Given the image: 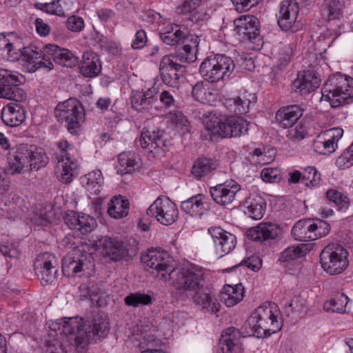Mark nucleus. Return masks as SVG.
<instances>
[{
	"instance_id": "obj_4",
	"label": "nucleus",
	"mask_w": 353,
	"mask_h": 353,
	"mask_svg": "<svg viewBox=\"0 0 353 353\" xmlns=\"http://www.w3.org/2000/svg\"><path fill=\"white\" fill-rule=\"evenodd\" d=\"M322 97L333 108L348 103L353 98V78L340 72L330 75L323 85Z\"/></svg>"
},
{
	"instance_id": "obj_62",
	"label": "nucleus",
	"mask_w": 353,
	"mask_h": 353,
	"mask_svg": "<svg viewBox=\"0 0 353 353\" xmlns=\"http://www.w3.org/2000/svg\"><path fill=\"white\" fill-rule=\"evenodd\" d=\"M200 0H185L177 7L179 14H187L195 11L199 6Z\"/></svg>"
},
{
	"instance_id": "obj_47",
	"label": "nucleus",
	"mask_w": 353,
	"mask_h": 353,
	"mask_svg": "<svg viewBox=\"0 0 353 353\" xmlns=\"http://www.w3.org/2000/svg\"><path fill=\"white\" fill-rule=\"evenodd\" d=\"M326 197L335 204L339 211H346L350 205V200L347 195L337 190H328L326 192Z\"/></svg>"
},
{
	"instance_id": "obj_9",
	"label": "nucleus",
	"mask_w": 353,
	"mask_h": 353,
	"mask_svg": "<svg viewBox=\"0 0 353 353\" xmlns=\"http://www.w3.org/2000/svg\"><path fill=\"white\" fill-rule=\"evenodd\" d=\"M24 77L17 71L0 68V94L4 99L21 102L26 98L24 90L19 86Z\"/></svg>"
},
{
	"instance_id": "obj_24",
	"label": "nucleus",
	"mask_w": 353,
	"mask_h": 353,
	"mask_svg": "<svg viewBox=\"0 0 353 353\" xmlns=\"http://www.w3.org/2000/svg\"><path fill=\"white\" fill-rule=\"evenodd\" d=\"M96 246L97 250H101L104 255L110 256L114 261L120 260L128 254L123 243L114 238L101 237L96 243Z\"/></svg>"
},
{
	"instance_id": "obj_32",
	"label": "nucleus",
	"mask_w": 353,
	"mask_h": 353,
	"mask_svg": "<svg viewBox=\"0 0 353 353\" xmlns=\"http://www.w3.org/2000/svg\"><path fill=\"white\" fill-rule=\"evenodd\" d=\"M256 100L254 94L243 93L236 98L225 99L224 105L236 114H245L249 112L250 105L254 103Z\"/></svg>"
},
{
	"instance_id": "obj_36",
	"label": "nucleus",
	"mask_w": 353,
	"mask_h": 353,
	"mask_svg": "<svg viewBox=\"0 0 353 353\" xmlns=\"http://www.w3.org/2000/svg\"><path fill=\"white\" fill-rule=\"evenodd\" d=\"M311 219H303L297 221L293 226L291 234L294 239L299 241L316 240L312 230Z\"/></svg>"
},
{
	"instance_id": "obj_6",
	"label": "nucleus",
	"mask_w": 353,
	"mask_h": 353,
	"mask_svg": "<svg viewBox=\"0 0 353 353\" xmlns=\"http://www.w3.org/2000/svg\"><path fill=\"white\" fill-rule=\"evenodd\" d=\"M234 69V61L230 57L225 54H216L203 61L199 72L206 81L216 83L229 79Z\"/></svg>"
},
{
	"instance_id": "obj_43",
	"label": "nucleus",
	"mask_w": 353,
	"mask_h": 353,
	"mask_svg": "<svg viewBox=\"0 0 353 353\" xmlns=\"http://www.w3.org/2000/svg\"><path fill=\"white\" fill-rule=\"evenodd\" d=\"M118 157L117 173L121 175L128 174L141 166L139 156H118Z\"/></svg>"
},
{
	"instance_id": "obj_31",
	"label": "nucleus",
	"mask_w": 353,
	"mask_h": 353,
	"mask_svg": "<svg viewBox=\"0 0 353 353\" xmlns=\"http://www.w3.org/2000/svg\"><path fill=\"white\" fill-rule=\"evenodd\" d=\"M1 119L8 126H19L26 119V111L18 103H9L2 109Z\"/></svg>"
},
{
	"instance_id": "obj_37",
	"label": "nucleus",
	"mask_w": 353,
	"mask_h": 353,
	"mask_svg": "<svg viewBox=\"0 0 353 353\" xmlns=\"http://www.w3.org/2000/svg\"><path fill=\"white\" fill-rule=\"evenodd\" d=\"M243 287L240 284L234 286L226 285L221 292V300L227 307H232L243 298Z\"/></svg>"
},
{
	"instance_id": "obj_5",
	"label": "nucleus",
	"mask_w": 353,
	"mask_h": 353,
	"mask_svg": "<svg viewBox=\"0 0 353 353\" xmlns=\"http://www.w3.org/2000/svg\"><path fill=\"white\" fill-rule=\"evenodd\" d=\"M206 129L223 138L236 137L247 134L249 123L241 117L221 118L210 113L203 119Z\"/></svg>"
},
{
	"instance_id": "obj_55",
	"label": "nucleus",
	"mask_w": 353,
	"mask_h": 353,
	"mask_svg": "<svg viewBox=\"0 0 353 353\" xmlns=\"http://www.w3.org/2000/svg\"><path fill=\"white\" fill-rule=\"evenodd\" d=\"M176 92L174 90H163L158 99L165 108H172L177 105V101L175 99Z\"/></svg>"
},
{
	"instance_id": "obj_19",
	"label": "nucleus",
	"mask_w": 353,
	"mask_h": 353,
	"mask_svg": "<svg viewBox=\"0 0 353 353\" xmlns=\"http://www.w3.org/2000/svg\"><path fill=\"white\" fill-rule=\"evenodd\" d=\"M56 173L60 181L68 183L78 174L79 165L74 156H57Z\"/></svg>"
},
{
	"instance_id": "obj_14",
	"label": "nucleus",
	"mask_w": 353,
	"mask_h": 353,
	"mask_svg": "<svg viewBox=\"0 0 353 353\" xmlns=\"http://www.w3.org/2000/svg\"><path fill=\"white\" fill-rule=\"evenodd\" d=\"M163 130L159 127L151 126L149 124L145 126L141 132L140 143L141 147L148 153L154 154L165 152V137Z\"/></svg>"
},
{
	"instance_id": "obj_12",
	"label": "nucleus",
	"mask_w": 353,
	"mask_h": 353,
	"mask_svg": "<svg viewBox=\"0 0 353 353\" xmlns=\"http://www.w3.org/2000/svg\"><path fill=\"white\" fill-rule=\"evenodd\" d=\"M299 6L296 0H283L280 3L277 23L283 31H298L302 23L298 20Z\"/></svg>"
},
{
	"instance_id": "obj_26",
	"label": "nucleus",
	"mask_w": 353,
	"mask_h": 353,
	"mask_svg": "<svg viewBox=\"0 0 353 353\" xmlns=\"http://www.w3.org/2000/svg\"><path fill=\"white\" fill-rule=\"evenodd\" d=\"M343 134L342 130L333 128L324 132L322 136H319L318 139L314 142V148L316 149L323 148L324 151L318 152L319 154H327L334 152L337 148V143Z\"/></svg>"
},
{
	"instance_id": "obj_51",
	"label": "nucleus",
	"mask_w": 353,
	"mask_h": 353,
	"mask_svg": "<svg viewBox=\"0 0 353 353\" xmlns=\"http://www.w3.org/2000/svg\"><path fill=\"white\" fill-rule=\"evenodd\" d=\"M241 333L239 330L235 327H229L224 330L223 333L221 334V338L220 339V345H235L242 346L241 342Z\"/></svg>"
},
{
	"instance_id": "obj_15",
	"label": "nucleus",
	"mask_w": 353,
	"mask_h": 353,
	"mask_svg": "<svg viewBox=\"0 0 353 353\" xmlns=\"http://www.w3.org/2000/svg\"><path fill=\"white\" fill-rule=\"evenodd\" d=\"M34 271L43 285L51 284L57 278V260L48 252L39 254L34 263Z\"/></svg>"
},
{
	"instance_id": "obj_39",
	"label": "nucleus",
	"mask_w": 353,
	"mask_h": 353,
	"mask_svg": "<svg viewBox=\"0 0 353 353\" xmlns=\"http://www.w3.org/2000/svg\"><path fill=\"white\" fill-rule=\"evenodd\" d=\"M203 81L197 82L192 89V97L203 104H212L216 101L217 94L210 90Z\"/></svg>"
},
{
	"instance_id": "obj_56",
	"label": "nucleus",
	"mask_w": 353,
	"mask_h": 353,
	"mask_svg": "<svg viewBox=\"0 0 353 353\" xmlns=\"http://www.w3.org/2000/svg\"><path fill=\"white\" fill-rule=\"evenodd\" d=\"M302 179L308 181L309 183H306V185L314 187L317 185L321 181V174L318 172L315 167H307L302 176Z\"/></svg>"
},
{
	"instance_id": "obj_44",
	"label": "nucleus",
	"mask_w": 353,
	"mask_h": 353,
	"mask_svg": "<svg viewBox=\"0 0 353 353\" xmlns=\"http://www.w3.org/2000/svg\"><path fill=\"white\" fill-rule=\"evenodd\" d=\"M348 297L343 293H337L335 296L323 304V309L327 312L344 313Z\"/></svg>"
},
{
	"instance_id": "obj_54",
	"label": "nucleus",
	"mask_w": 353,
	"mask_h": 353,
	"mask_svg": "<svg viewBox=\"0 0 353 353\" xmlns=\"http://www.w3.org/2000/svg\"><path fill=\"white\" fill-rule=\"evenodd\" d=\"M342 5L339 0H331L323 10V14L329 21L339 19L342 14Z\"/></svg>"
},
{
	"instance_id": "obj_21",
	"label": "nucleus",
	"mask_w": 353,
	"mask_h": 353,
	"mask_svg": "<svg viewBox=\"0 0 353 353\" xmlns=\"http://www.w3.org/2000/svg\"><path fill=\"white\" fill-rule=\"evenodd\" d=\"M319 78L310 70L299 72L292 82V89L301 95H307L320 85Z\"/></svg>"
},
{
	"instance_id": "obj_33",
	"label": "nucleus",
	"mask_w": 353,
	"mask_h": 353,
	"mask_svg": "<svg viewBox=\"0 0 353 353\" xmlns=\"http://www.w3.org/2000/svg\"><path fill=\"white\" fill-rule=\"evenodd\" d=\"M101 71V63L98 54L93 52H85L80 65V72L86 77H94Z\"/></svg>"
},
{
	"instance_id": "obj_25",
	"label": "nucleus",
	"mask_w": 353,
	"mask_h": 353,
	"mask_svg": "<svg viewBox=\"0 0 353 353\" xmlns=\"http://www.w3.org/2000/svg\"><path fill=\"white\" fill-rule=\"evenodd\" d=\"M46 56L49 60L65 67L72 68L78 63V58L69 50L57 45L46 46Z\"/></svg>"
},
{
	"instance_id": "obj_46",
	"label": "nucleus",
	"mask_w": 353,
	"mask_h": 353,
	"mask_svg": "<svg viewBox=\"0 0 353 353\" xmlns=\"http://www.w3.org/2000/svg\"><path fill=\"white\" fill-rule=\"evenodd\" d=\"M65 0H55L50 3H37V7L51 14L64 16L67 11Z\"/></svg>"
},
{
	"instance_id": "obj_42",
	"label": "nucleus",
	"mask_w": 353,
	"mask_h": 353,
	"mask_svg": "<svg viewBox=\"0 0 353 353\" xmlns=\"http://www.w3.org/2000/svg\"><path fill=\"white\" fill-rule=\"evenodd\" d=\"M166 118L180 134H185L190 132V122L181 112H170L166 114Z\"/></svg>"
},
{
	"instance_id": "obj_35",
	"label": "nucleus",
	"mask_w": 353,
	"mask_h": 353,
	"mask_svg": "<svg viewBox=\"0 0 353 353\" xmlns=\"http://www.w3.org/2000/svg\"><path fill=\"white\" fill-rule=\"evenodd\" d=\"M107 212L112 218L119 219L128 214L129 201L121 195L114 196L108 203Z\"/></svg>"
},
{
	"instance_id": "obj_40",
	"label": "nucleus",
	"mask_w": 353,
	"mask_h": 353,
	"mask_svg": "<svg viewBox=\"0 0 353 353\" xmlns=\"http://www.w3.org/2000/svg\"><path fill=\"white\" fill-rule=\"evenodd\" d=\"M19 49L17 48L4 34H0V56L14 62L19 60Z\"/></svg>"
},
{
	"instance_id": "obj_58",
	"label": "nucleus",
	"mask_w": 353,
	"mask_h": 353,
	"mask_svg": "<svg viewBox=\"0 0 353 353\" xmlns=\"http://www.w3.org/2000/svg\"><path fill=\"white\" fill-rule=\"evenodd\" d=\"M312 230L316 240L319 238L326 236L330 231V225L324 221L318 220L316 222L312 220Z\"/></svg>"
},
{
	"instance_id": "obj_10",
	"label": "nucleus",
	"mask_w": 353,
	"mask_h": 353,
	"mask_svg": "<svg viewBox=\"0 0 353 353\" xmlns=\"http://www.w3.org/2000/svg\"><path fill=\"white\" fill-rule=\"evenodd\" d=\"M168 254L166 252L158 250H150L141 256L145 269L160 281L168 280L169 274L173 267L168 263Z\"/></svg>"
},
{
	"instance_id": "obj_59",
	"label": "nucleus",
	"mask_w": 353,
	"mask_h": 353,
	"mask_svg": "<svg viewBox=\"0 0 353 353\" xmlns=\"http://www.w3.org/2000/svg\"><path fill=\"white\" fill-rule=\"evenodd\" d=\"M27 163L30 164L31 170H39L42 167H45L49 162L48 156H28Z\"/></svg>"
},
{
	"instance_id": "obj_1",
	"label": "nucleus",
	"mask_w": 353,
	"mask_h": 353,
	"mask_svg": "<svg viewBox=\"0 0 353 353\" xmlns=\"http://www.w3.org/2000/svg\"><path fill=\"white\" fill-rule=\"evenodd\" d=\"M173 292L178 300H190L203 310L216 313L219 305L213 301L210 290L204 286L203 270L191 265L187 268L174 269L169 274Z\"/></svg>"
},
{
	"instance_id": "obj_16",
	"label": "nucleus",
	"mask_w": 353,
	"mask_h": 353,
	"mask_svg": "<svg viewBox=\"0 0 353 353\" xmlns=\"http://www.w3.org/2000/svg\"><path fill=\"white\" fill-rule=\"evenodd\" d=\"M234 31L242 40L252 43L260 41L259 19L254 15H243L234 21Z\"/></svg>"
},
{
	"instance_id": "obj_64",
	"label": "nucleus",
	"mask_w": 353,
	"mask_h": 353,
	"mask_svg": "<svg viewBox=\"0 0 353 353\" xmlns=\"http://www.w3.org/2000/svg\"><path fill=\"white\" fill-rule=\"evenodd\" d=\"M147 43L146 32L143 30H138L135 34V39L132 41L131 46L134 50L143 48Z\"/></svg>"
},
{
	"instance_id": "obj_45",
	"label": "nucleus",
	"mask_w": 353,
	"mask_h": 353,
	"mask_svg": "<svg viewBox=\"0 0 353 353\" xmlns=\"http://www.w3.org/2000/svg\"><path fill=\"white\" fill-rule=\"evenodd\" d=\"M245 213L250 217L255 220L261 219L265 212V202L261 198L258 199H251L246 201Z\"/></svg>"
},
{
	"instance_id": "obj_50",
	"label": "nucleus",
	"mask_w": 353,
	"mask_h": 353,
	"mask_svg": "<svg viewBox=\"0 0 353 353\" xmlns=\"http://www.w3.org/2000/svg\"><path fill=\"white\" fill-rule=\"evenodd\" d=\"M27 157L28 156H10L5 172L12 175L20 174L28 162Z\"/></svg>"
},
{
	"instance_id": "obj_41",
	"label": "nucleus",
	"mask_w": 353,
	"mask_h": 353,
	"mask_svg": "<svg viewBox=\"0 0 353 353\" xmlns=\"http://www.w3.org/2000/svg\"><path fill=\"white\" fill-rule=\"evenodd\" d=\"M82 182L88 191L97 194L101 192V188L103 184V177L100 170L92 171L84 176Z\"/></svg>"
},
{
	"instance_id": "obj_7",
	"label": "nucleus",
	"mask_w": 353,
	"mask_h": 353,
	"mask_svg": "<svg viewBox=\"0 0 353 353\" xmlns=\"http://www.w3.org/2000/svg\"><path fill=\"white\" fill-rule=\"evenodd\" d=\"M54 117L59 122L65 123L68 132L77 135L81 130V123L85 117V110L77 99L70 98L59 103L54 109Z\"/></svg>"
},
{
	"instance_id": "obj_11",
	"label": "nucleus",
	"mask_w": 353,
	"mask_h": 353,
	"mask_svg": "<svg viewBox=\"0 0 353 353\" xmlns=\"http://www.w3.org/2000/svg\"><path fill=\"white\" fill-rule=\"evenodd\" d=\"M19 60L30 72H34L40 68L50 70L54 68L52 61L46 56V47L42 51L37 47L28 46L23 48V50L19 49Z\"/></svg>"
},
{
	"instance_id": "obj_18",
	"label": "nucleus",
	"mask_w": 353,
	"mask_h": 353,
	"mask_svg": "<svg viewBox=\"0 0 353 353\" xmlns=\"http://www.w3.org/2000/svg\"><path fill=\"white\" fill-rule=\"evenodd\" d=\"M214 245L216 252L221 256L230 253L236 246V236L220 227L208 229Z\"/></svg>"
},
{
	"instance_id": "obj_2",
	"label": "nucleus",
	"mask_w": 353,
	"mask_h": 353,
	"mask_svg": "<svg viewBox=\"0 0 353 353\" xmlns=\"http://www.w3.org/2000/svg\"><path fill=\"white\" fill-rule=\"evenodd\" d=\"M82 321L78 317L63 319V332L65 334L76 335L75 341L79 344L95 341L96 336L100 339L108 332V323L101 317L94 318L88 326L83 325Z\"/></svg>"
},
{
	"instance_id": "obj_29",
	"label": "nucleus",
	"mask_w": 353,
	"mask_h": 353,
	"mask_svg": "<svg viewBox=\"0 0 353 353\" xmlns=\"http://www.w3.org/2000/svg\"><path fill=\"white\" fill-rule=\"evenodd\" d=\"M303 109L298 105L281 108L276 113V121L283 128L293 126L303 115Z\"/></svg>"
},
{
	"instance_id": "obj_3",
	"label": "nucleus",
	"mask_w": 353,
	"mask_h": 353,
	"mask_svg": "<svg viewBox=\"0 0 353 353\" xmlns=\"http://www.w3.org/2000/svg\"><path fill=\"white\" fill-rule=\"evenodd\" d=\"M278 314L274 303L265 302L259 306L248 321L252 334L260 338L279 331L282 323L277 319Z\"/></svg>"
},
{
	"instance_id": "obj_28",
	"label": "nucleus",
	"mask_w": 353,
	"mask_h": 353,
	"mask_svg": "<svg viewBox=\"0 0 353 353\" xmlns=\"http://www.w3.org/2000/svg\"><path fill=\"white\" fill-rule=\"evenodd\" d=\"M158 94L155 89H148L145 92L133 91L131 95V103L138 112L148 111L157 103Z\"/></svg>"
},
{
	"instance_id": "obj_49",
	"label": "nucleus",
	"mask_w": 353,
	"mask_h": 353,
	"mask_svg": "<svg viewBox=\"0 0 353 353\" xmlns=\"http://www.w3.org/2000/svg\"><path fill=\"white\" fill-rule=\"evenodd\" d=\"M165 56L170 57V59L175 63L183 65V63H191L195 61L196 55L194 50H191L190 47H185L184 46L181 49H179L174 53L166 54Z\"/></svg>"
},
{
	"instance_id": "obj_63",
	"label": "nucleus",
	"mask_w": 353,
	"mask_h": 353,
	"mask_svg": "<svg viewBox=\"0 0 353 353\" xmlns=\"http://www.w3.org/2000/svg\"><path fill=\"white\" fill-rule=\"evenodd\" d=\"M16 154H41V152L38 151L36 145L21 143L16 145Z\"/></svg>"
},
{
	"instance_id": "obj_22",
	"label": "nucleus",
	"mask_w": 353,
	"mask_h": 353,
	"mask_svg": "<svg viewBox=\"0 0 353 353\" xmlns=\"http://www.w3.org/2000/svg\"><path fill=\"white\" fill-rule=\"evenodd\" d=\"M281 233L279 226L275 223L262 222L247 232L248 237L255 241H266L277 239Z\"/></svg>"
},
{
	"instance_id": "obj_27",
	"label": "nucleus",
	"mask_w": 353,
	"mask_h": 353,
	"mask_svg": "<svg viewBox=\"0 0 353 353\" xmlns=\"http://www.w3.org/2000/svg\"><path fill=\"white\" fill-rule=\"evenodd\" d=\"M181 208L192 216L201 217L210 210V205L204 195L197 194L182 201Z\"/></svg>"
},
{
	"instance_id": "obj_53",
	"label": "nucleus",
	"mask_w": 353,
	"mask_h": 353,
	"mask_svg": "<svg viewBox=\"0 0 353 353\" xmlns=\"http://www.w3.org/2000/svg\"><path fill=\"white\" fill-rule=\"evenodd\" d=\"M305 253L303 247L291 246L281 252L279 261L282 262H289L304 256Z\"/></svg>"
},
{
	"instance_id": "obj_20",
	"label": "nucleus",
	"mask_w": 353,
	"mask_h": 353,
	"mask_svg": "<svg viewBox=\"0 0 353 353\" xmlns=\"http://www.w3.org/2000/svg\"><path fill=\"white\" fill-rule=\"evenodd\" d=\"M240 185L235 181L219 184L210 189L213 200L220 205L230 204L235 199L236 193L240 190Z\"/></svg>"
},
{
	"instance_id": "obj_57",
	"label": "nucleus",
	"mask_w": 353,
	"mask_h": 353,
	"mask_svg": "<svg viewBox=\"0 0 353 353\" xmlns=\"http://www.w3.org/2000/svg\"><path fill=\"white\" fill-rule=\"evenodd\" d=\"M261 179L266 183H276L281 179V171L277 168H267L262 170Z\"/></svg>"
},
{
	"instance_id": "obj_23",
	"label": "nucleus",
	"mask_w": 353,
	"mask_h": 353,
	"mask_svg": "<svg viewBox=\"0 0 353 353\" xmlns=\"http://www.w3.org/2000/svg\"><path fill=\"white\" fill-rule=\"evenodd\" d=\"M64 222L72 230H77L82 234L91 232L96 225V221L89 215L68 211L65 214Z\"/></svg>"
},
{
	"instance_id": "obj_8",
	"label": "nucleus",
	"mask_w": 353,
	"mask_h": 353,
	"mask_svg": "<svg viewBox=\"0 0 353 353\" xmlns=\"http://www.w3.org/2000/svg\"><path fill=\"white\" fill-rule=\"evenodd\" d=\"M347 251L341 245H328L320 254L321 266L330 274H341L347 267Z\"/></svg>"
},
{
	"instance_id": "obj_52",
	"label": "nucleus",
	"mask_w": 353,
	"mask_h": 353,
	"mask_svg": "<svg viewBox=\"0 0 353 353\" xmlns=\"http://www.w3.org/2000/svg\"><path fill=\"white\" fill-rule=\"evenodd\" d=\"M305 301L300 296L293 297L285 307V313L292 319L298 316L303 310Z\"/></svg>"
},
{
	"instance_id": "obj_48",
	"label": "nucleus",
	"mask_w": 353,
	"mask_h": 353,
	"mask_svg": "<svg viewBox=\"0 0 353 353\" xmlns=\"http://www.w3.org/2000/svg\"><path fill=\"white\" fill-rule=\"evenodd\" d=\"M124 303L128 306L138 307L152 304V298L150 294L145 293H130L124 298Z\"/></svg>"
},
{
	"instance_id": "obj_17",
	"label": "nucleus",
	"mask_w": 353,
	"mask_h": 353,
	"mask_svg": "<svg viewBox=\"0 0 353 353\" xmlns=\"http://www.w3.org/2000/svg\"><path fill=\"white\" fill-rule=\"evenodd\" d=\"M159 70L161 79L165 85L176 88L183 76L184 67L174 62L172 58L170 59V57L163 56L159 62Z\"/></svg>"
},
{
	"instance_id": "obj_38",
	"label": "nucleus",
	"mask_w": 353,
	"mask_h": 353,
	"mask_svg": "<svg viewBox=\"0 0 353 353\" xmlns=\"http://www.w3.org/2000/svg\"><path fill=\"white\" fill-rule=\"evenodd\" d=\"M161 40L169 46H176L183 43L185 38V32L182 31L178 26L165 27L163 32H160Z\"/></svg>"
},
{
	"instance_id": "obj_13",
	"label": "nucleus",
	"mask_w": 353,
	"mask_h": 353,
	"mask_svg": "<svg viewBox=\"0 0 353 353\" xmlns=\"http://www.w3.org/2000/svg\"><path fill=\"white\" fill-rule=\"evenodd\" d=\"M147 214L154 216L161 224L170 225L178 217V209L174 203L168 197H159L147 210Z\"/></svg>"
},
{
	"instance_id": "obj_34",
	"label": "nucleus",
	"mask_w": 353,
	"mask_h": 353,
	"mask_svg": "<svg viewBox=\"0 0 353 353\" xmlns=\"http://www.w3.org/2000/svg\"><path fill=\"white\" fill-rule=\"evenodd\" d=\"M218 165L217 161L214 157L201 156L194 162L191 172L196 179H201L216 170Z\"/></svg>"
},
{
	"instance_id": "obj_30",
	"label": "nucleus",
	"mask_w": 353,
	"mask_h": 353,
	"mask_svg": "<svg viewBox=\"0 0 353 353\" xmlns=\"http://www.w3.org/2000/svg\"><path fill=\"white\" fill-rule=\"evenodd\" d=\"M85 256L77 252L68 253L62 259L63 273L68 276H75L84 270Z\"/></svg>"
},
{
	"instance_id": "obj_60",
	"label": "nucleus",
	"mask_w": 353,
	"mask_h": 353,
	"mask_svg": "<svg viewBox=\"0 0 353 353\" xmlns=\"http://www.w3.org/2000/svg\"><path fill=\"white\" fill-rule=\"evenodd\" d=\"M236 11L241 12L249 10L261 0H231Z\"/></svg>"
},
{
	"instance_id": "obj_61",
	"label": "nucleus",
	"mask_w": 353,
	"mask_h": 353,
	"mask_svg": "<svg viewBox=\"0 0 353 353\" xmlns=\"http://www.w3.org/2000/svg\"><path fill=\"white\" fill-rule=\"evenodd\" d=\"M66 26L68 30L72 32H80L84 27V21L81 17L72 15L68 17Z\"/></svg>"
}]
</instances>
